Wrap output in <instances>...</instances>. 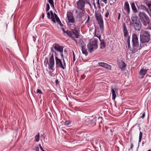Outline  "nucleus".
Returning a JSON list of instances; mask_svg holds the SVG:
<instances>
[{
    "mask_svg": "<svg viewBox=\"0 0 151 151\" xmlns=\"http://www.w3.org/2000/svg\"><path fill=\"white\" fill-rule=\"evenodd\" d=\"M140 47H142L144 46V43L148 42L150 40V35L149 32L146 31H142L140 34Z\"/></svg>",
    "mask_w": 151,
    "mask_h": 151,
    "instance_id": "obj_1",
    "label": "nucleus"
},
{
    "mask_svg": "<svg viewBox=\"0 0 151 151\" xmlns=\"http://www.w3.org/2000/svg\"><path fill=\"white\" fill-rule=\"evenodd\" d=\"M132 22H130V25L136 30H140L141 27V24L139 18L136 15L131 17Z\"/></svg>",
    "mask_w": 151,
    "mask_h": 151,
    "instance_id": "obj_2",
    "label": "nucleus"
},
{
    "mask_svg": "<svg viewBox=\"0 0 151 151\" xmlns=\"http://www.w3.org/2000/svg\"><path fill=\"white\" fill-rule=\"evenodd\" d=\"M132 42L133 49L132 50V53L133 54L137 52L139 50H140L142 47L139 46L138 48L139 44L138 38L137 35L135 34H133L132 36Z\"/></svg>",
    "mask_w": 151,
    "mask_h": 151,
    "instance_id": "obj_3",
    "label": "nucleus"
},
{
    "mask_svg": "<svg viewBox=\"0 0 151 151\" xmlns=\"http://www.w3.org/2000/svg\"><path fill=\"white\" fill-rule=\"evenodd\" d=\"M44 64L45 67H47L48 65V68L49 69H51L53 71L55 69L53 68V67L55 64V61L53 53L52 54L49 58V63L48 59L47 57L45 59Z\"/></svg>",
    "mask_w": 151,
    "mask_h": 151,
    "instance_id": "obj_4",
    "label": "nucleus"
},
{
    "mask_svg": "<svg viewBox=\"0 0 151 151\" xmlns=\"http://www.w3.org/2000/svg\"><path fill=\"white\" fill-rule=\"evenodd\" d=\"M98 41L97 40L94 39L90 41L87 45V47L89 50V52L91 53L95 50H96L98 47Z\"/></svg>",
    "mask_w": 151,
    "mask_h": 151,
    "instance_id": "obj_5",
    "label": "nucleus"
},
{
    "mask_svg": "<svg viewBox=\"0 0 151 151\" xmlns=\"http://www.w3.org/2000/svg\"><path fill=\"white\" fill-rule=\"evenodd\" d=\"M139 15L140 17L139 19L144 25L150 24V18L145 13L143 12H139Z\"/></svg>",
    "mask_w": 151,
    "mask_h": 151,
    "instance_id": "obj_6",
    "label": "nucleus"
},
{
    "mask_svg": "<svg viewBox=\"0 0 151 151\" xmlns=\"http://www.w3.org/2000/svg\"><path fill=\"white\" fill-rule=\"evenodd\" d=\"M63 63L60 59L56 58L55 63L56 68H60L64 69L66 68V64L64 59H63Z\"/></svg>",
    "mask_w": 151,
    "mask_h": 151,
    "instance_id": "obj_7",
    "label": "nucleus"
},
{
    "mask_svg": "<svg viewBox=\"0 0 151 151\" xmlns=\"http://www.w3.org/2000/svg\"><path fill=\"white\" fill-rule=\"evenodd\" d=\"M74 27V29H72L70 31L71 34L68 36L69 37H73V35H74L75 37L77 38H78L80 36V29H77L76 27V26L74 24H72Z\"/></svg>",
    "mask_w": 151,
    "mask_h": 151,
    "instance_id": "obj_8",
    "label": "nucleus"
},
{
    "mask_svg": "<svg viewBox=\"0 0 151 151\" xmlns=\"http://www.w3.org/2000/svg\"><path fill=\"white\" fill-rule=\"evenodd\" d=\"M76 4L78 9L85 11V1L84 0H78L76 2Z\"/></svg>",
    "mask_w": 151,
    "mask_h": 151,
    "instance_id": "obj_9",
    "label": "nucleus"
},
{
    "mask_svg": "<svg viewBox=\"0 0 151 151\" xmlns=\"http://www.w3.org/2000/svg\"><path fill=\"white\" fill-rule=\"evenodd\" d=\"M67 18L69 23H75V18L73 17V13L72 12L70 11L67 12Z\"/></svg>",
    "mask_w": 151,
    "mask_h": 151,
    "instance_id": "obj_10",
    "label": "nucleus"
},
{
    "mask_svg": "<svg viewBox=\"0 0 151 151\" xmlns=\"http://www.w3.org/2000/svg\"><path fill=\"white\" fill-rule=\"evenodd\" d=\"M111 91L112 93V99L115 100L116 97V93H117L118 88L115 86H112L111 87Z\"/></svg>",
    "mask_w": 151,
    "mask_h": 151,
    "instance_id": "obj_11",
    "label": "nucleus"
},
{
    "mask_svg": "<svg viewBox=\"0 0 151 151\" xmlns=\"http://www.w3.org/2000/svg\"><path fill=\"white\" fill-rule=\"evenodd\" d=\"M96 20L97 21L99 25L100 28V29L102 30H104V21L102 17H97V19H96Z\"/></svg>",
    "mask_w": 151,
    "mask_h": 151,
    "instance_id": "obj_12",
    "label": "nucleus"
},
{
    "mask_svg": "<svg viewBox=\"0 0 151 151\" xmlns=\"http://www.w3.org/2000/svg\"><path fill=\"white\" fill-rule=\"evenodd\" d=\"M103 132L104 134L109 136H112L113 135V131L109 128L105 127L103 129Z\"/></svg>",
    "mask_w": 151,
    "mask_h": 151,
    "instance_id": "obj_13",
    "label": "nucleus"
},
{
    "mask_svg": "<svg viewBox=\"0 0 151 151\" xmlns=\"http://www.w3.org/2000/svg\"><path fill=\"white\" fill-rule=\"evenodd\" d=\"M54 45V49L57 51L60 52L63 51V47L60 45L59 44L55 43Z\"/></svg>",
    "mask_w": 151,
    "mask_h": 151,
    "instance_id": "obj_14",
    "label": "nucleus"
},
{
    "mask_svg": "<svg viewBox=\"0 0 151 151\" xmlns=\"http://www.w3.org/2000/svg\"><path fill=\"white\" fill-rule=\"evenodd\" d=\"M98 65L103 67L109 70H111V66L109 64L99 62L98 63Z\"/></svg>",
    "mask_w": 151,
    "mask_h": 151,
    "instance_id": "obj_15",
    "label": "nucleus"
},
{
    "mask_svg": "<svg viewBox=\"0 0 151 151\" xmlns=\"http://www.w3.org/2000/svg\"><path fill=\"white\" fill-rule=\"evenodd\" d=\"M96 36L99 38L100 42V48L102 49L105 48L106 47V43L105 42L104 40H101L100 38L101 36L100 35H99V36Z\"/></svg>",
    "mask_w": 151,
    "mask_h": 151,
    "instance_id": "obj_16",
    "label": "nucleus"
},
{
    "mask_svg": "<svg viewBox=\"0 0 151 151\" xmlns=\"http://www.w3.org/2000/svg\"><path fill=\"white\" fill-rule=\"evenodd\" d=\"M123 32H124V35L125 37H128V32L127 29V27L125 23H123Z\"/></svg>",
    "mask_w": 151,
    "mask_h": 151,
    "instance_id": "obj_17",
    "label": "nucleus"
},
{
    "mask_svg": "<svg viewBox=\"0 0 151 151\" xmlns=\"http://www.w3.org/2000/svg\"><path fill=\"white\" fill-rule=\"evenodd\" d=\"M124 9L127 12L128 14H129L130 13V8L129 4L127 2H126L124 3Z\"/></svg>",
    "mask_w": 151,
    "mask_h": 151,
    "instance_id": "obj_18",
    "label": "nucleus"
},
{
    "mask_svg": "<svg viewBox=\"0 0 151 151\" xmlns=\"http://www.w3.org/2000/svg\"><path fill=\"white\" fill-rule=\"evenodd\" d=\"M119 65L122 70H125V67L126 65L124 62L122 61L119 63Z\"/></svg>",
    "mask_w": 151,
    "mask_h": 151,
    "instance_id": "obj_19",
    "label": "nucleus"
},
{
    "mask_svg": "<svg viewBox=\"0 0 151 151\" xmlns=\"http://www.w3.org/2000/svg\"><path fill=\"white\" fill-rule=\"evenodd\" d=\"M81 10H80L79 12H78V14L77 15V17L79 19H81L82 17L84 15V12L85 11H81Z\"/></svg>",
    "mask_w": 151,
    "mask_h": 151,
    "instance_id": "obj_20",
    "label": "nucleus"
},
{
    "mask_svg": "<svg viewBox=\"0 0 151 151\" xmlns=\"http://www.w3.org/2000/svg\"><path fill=\"white\" fill-rule=\"evenodd\" d=\"M144 2L145 3L148 7L149 10L151 9V1L148 0H144Z\"/></svg>",
    "mask_w": 151,
    "mask_h": 151,
    "instance_id": "obj_21",
    "label": "nucleus"
},
{
    "mask_svg": "<svg viewBox=\"0 0 151 151\" xmlns=\"http://www.w3.org/2000/svg\"><path fill=\"white\" fill-rule=\"evenodd\" d=\"M137 7L140 9H141L147 12H148V9L145 6L142 5H139V6L137 5Z\"/></svg>",
    "mask_w": 151,
    "mask_h": 151,
    "instance_id": "obj_22",
    "label": "nucleus"
},
{
    "mask_svg": "<svg viewBox=\"0 0 151 151\" xmlns=\"http://www.w3.org/2000/svg\"><path fill=\"white\" fill-rule=\"evenodd\" d=\"M148 69H141L139 72V74L143 76H145L146 73V72L148 70Z\"/></svg>",
    "mask_w": 151,
    "mask_h": 151,
    "instance_id": "obj_23",
    "label": "nucleus"
},
{
    "mask_svg": "<svg viewBox=\"0 0 151 151\" xmlns=\"http://www.w3.org/2000/svg\"><path fill=\"white\" fill-rule=\"evenodd\" d=\"M131 5L132 9L133 12L134 13L137 12V11L136 7L134 3H132L131 4Z\"/></svg>",
    "mask_w": 151,
    "mask_h": 151,
    "instance_id": "obj_24",
    "label": "nucleus"
},
{
    "mask_svg": "<svg viewBox=\"0 0 151 151\" xmlns=\"http://www.w3.org/2000/svg\"><path fill=\"white\" fill-rule=\"evenodd\" d=\"M98 122L99 123V128H101V124H103V119L102 117H99L98 118Z\"/></svg>",
    "mask_w": 151,
    "mask_h": 151,
    "instance_id": "obj_25",
    "label": "nucleus"
},
{
    "mask_svg": "<svg viewBox=\"0 0 151 151\" xmlns=\"http://www.w3.org/2000/svg\"><path fill=\"white\" fill-rule=\"evenodd\" d=\"M81 50L83 54H85L86 55L88 54L87 50L86 49V46H83L82 48H81Z\"/></svg>",
    "mask_w": 151,
    "mask_h": 151,
    "instance_id": "obj_26",
    "label": "nucleus"
},
{
    "mask_svg": "<svg viewBox=\"0 0 151 151\" xmlns=\"http://www.w3.org/2000/svg\"><path fill=\"white\" fill-rule=\"evenodd\" d=\"M50 14L51 15V19L52 21L54 23H56V21L54 18V14L52 11H50Z\"/></svg>",
    "mask_w": 151,
    "mask_h": 151,
    "instance_id": "obj_27",
    "label": "nucleus"
},
{
    "mask_svg": "<svg viewBox=\"0 0 151 151\" xmlns=\"http://www.w3.org/2000/svg\"><path fill=\"white\" fill-rule=\"evenodd\" d=\"M96 118V117L95 119H93L90 120L89 122V123L93 126L95 125L96 124V121L97 120Z\"/></svg>",
    "mask_w": 151,
    "mask_h": 151,
    "instance_id": "obj_28",
    "label": "nucleus"
},
{
    "mask_svg": "<svg viewBox=\"0 0 151 151\" xmlns=\"http://www.w3.org/2000/svg\"><path fill=\"white\" fill-rule=\"evenodd\" d=\"M61 29H62V31H63V32L64 33H66L67 34V35L68 36L69 35H70V34H71V32H70V31H69L68 30H67V31H65L64 28L63 27Z\"/></svg>",
    "mask_w": 151,
    "mask_h": 151,
    "instance_id": "obj_29",
    "label": "nucleus"
},
{
    "mask_svg": "<svg viewBox=\"0 0 151 151\" xmlns=\"http://www.w3.org/2000/svg\"><path fill=\"white\" fill-rule=\"evenodd\" d=\"M79 46L81 47V48H82L83 46H86V45L85 44L83 40L82 39L79 40Z\"/></svg>",
    "mask_w": 151,
    "mask_h": 151,
    "instance_id": "obj_30",
    "label": "nucleus"
},
{
    "mask_svg": "<svg viewBox=\"0 0 151 151\" xmlns=\"http://www.w3.org/2000/svg\"><path fill=\"white\" fill-rule=\"evenodd\" d=\"M130 37L128 36L127 37V43L128 47L129 49H130L131 48L130 45Z\"/></svg>",
    "mask_w": 151,
    "mask_h": 151,
    "instance_id": "obj_31",
    "label": "nucleus"
},
{
    "mask_svg": "<svg viewBox=\"0 0 151 151\" xmlns=\"http://www.w3.org/2000/svg\"><path fill=\"white\" fill-rule=\"evenodd\" d=\"M35 140L37 142H38L40 140V133L39 132L38 133V134L37 135H36L35 136Z\"/></svg>",
    "mask_w": 151,
    "mask_h": 151,
    "instance_id": "obj_32",
    "label": "nucleus"
},
{
    "mask_svg": "<svg viewBox=\"0 0 151 151\" xmlns=\"http://www.w3.org/2000/svg\"><path fill=\"white\" fill-rule=\"evenodd\" d=\"M142 134H143L142 132L140 131L139 139V142H140L141 141L142 138Z\"/></svg>",
    "mask_w": 151,
    "mask_h": 151,
    "instance_id": "obj_33",
    "label": "nucleus"
},
{
    "mask_svg": "<svg viewBox=\"0 0 151 151\" xmlns=\"http://www.w3.org/2000/svg\"><path fill=\"white\" fill-rule=\"evenodd\" d=\"M95 16L96 17V19H97V17H98L99 18V17H102L100 13H98L96 12L95 13Z\"/></svg>",
    "mask_w": 151,
    "mask_h": 151,
    "instance_id": "obj_34",
    "label": "nucleus"
},
{
    "mask_svg": "<svg viewBox=\"0 0 151 151\" xmlns=\"http://www.w3.org/2000/svg\"><path fill=\"white\" fill-rule=\"evenodd\" d=\"M71 122V121H66L64 123V124L65 125L68 126L70 124Z\"/></svg>",
    "mask_w": 151,
    "mask_h": 151,
    "instance_id": "obj_35",
    "label": "nucleus"
},
{
    "mask_svg": "<svg viewBox=\"0 0 151 151\" xmlns=\"http://www.w3.org/2000/svg\"><path fill=\"white\" fill-rule=\"evenodd\" d=\"M50 9V6L49 4L48 3L46 4V12H47Z\"/></svg>",
    "mask_w": 151,
    "mask_h": 151,
    "instance_id": "obj_36",
    "label": "nucleus"
},
{
    "mask_svg": "<svg viewBox=\"0 0 151 151\" xmlns=\"http://www.w3.org/2000/svg\"><path fill=\"white\" fill-rule=\"evenodd\" d=\"M85 15H86V19L87 17V15L88 16V19H87V20L86 21V22H85V24H86L89 22V20L90 19V17L87 14H85Z\"/></svg>",
    "mask_w": 151,
    "mask_h": 151,
    "instance_id": "obj_37",
    "label": "nucleus"
},
{
    "mask_svg": "<svg viewBox=\"0 0 151 151\" xmlns=\"http://www.w3.org/2000/svg\"><path fill=\"white\" fill-rule=\"evenodd\" d=\"M109 10H107L106 11V12L105 14V17H106L107 18L109 16Z\"/></svg>",
    "mask_w": 151,
    "mask_h": 151,
    "instance_id": "obj_38",
    "label": "nucleus"
},
{
    "mask_svg": "<svg viewBox=\"0 0 151 151\" xmlns=\"http://www.w3.org/2000/svg\"><path fill=\"white\" fill-rule=\"evenodd\" d=\"M71 37L72 40L74 41H75V42L77 44H78V43L77 42V40L75 39V38L73 37Z\"/></svg>",
    "mask_w": 151,
    "mask_h": 151,
    "instance_id": "obj_39",
    "label": "nucleus"
},
{
    "mask_svg": "<svg viewBox=\"0 0 151 151\" xmlns=\"http://www.w3.org/2000/svg\"><path fill=\"white\" fill-rule=\"evenodd\" d=\"M36 93H37L43 94L42 92L39 89H37Z\"/></svg>",
    "mask_w": 151,
    "mask_h": 151,
    "instance_id": "obj_40",
    "label": "nucleus"
},
{
    "mask_svg": "<svg viewBox=\"0 0 151 151\" xmlns=\"http://www.w3.org/2000/svg\"><path fill=\"white\" fill-rule=\"evenodd\" d=\"M47 17L48 19H51V17H50V13L48 12L47 13Z\"/></svg>",
    "mask_w": 151,
    "mask_h": 151,
    "instance_id": "obj_41",
    "label": "nucleus"
},
{
    "mask_svg": "<svg viewBox=\"0 0 151 151\" xmlns=\"http://www.w3.org/2000/svg\"><path fill=\"white\" fill-rule=\"evenodd\" d=\"M54 53H55L54 55L55 56V60H56V58L59 59L58 57V53H57L56 52H55Z\"/></svg>",
    "mask_w": 151,
    "mask_h": 151,
    "instance_id": "obj_42",
    "label": "nucleus"
},
{
    "mask_svg": "<svg viewBox=\"0 0 151 151\" xmlns=\"http://www.w3.org/2000/svg\"><path fill=\"white\" fill-rule=\"evenodd\" d=\"M133 147V144L132 143H131V147L130 148L128 149L129 151H130L131 150H132Z\"/></svg>",
    "mask_w": 151,
    "mask_h": 151,
    "instance_id": "obj_43",
    "label": "nucleus"
},
{
    "mask_svg": "<svg viewBox=\"0 0 151 151\" xmlns=\"http://www.w3.org/2000/svg\"><path fill=\"white\" fill-rule=\"evenodd\" d=\"M63 51H62L61 52H60V55L61 56V57L62 58L63 60V59H64V55L63 54Z\"/></svg>",
    "mask_w": 151,
    "mask_h": 151,
    "instance_id": "obj_44",
    "label": "nucleus"
},
{
    "mask_svg": "<svg viewBox=\"0 0 151 151\" xmlns=\"http://www.w3.org/2000/svg\"><path fill=\"white\" fill-rule=\"evenodd\" d=\"M99 31L98 30V29H95V34L97 33L98 35V33H99Z\"/></svg>",
    "mask_w": 151,
    "mask_h": 151,
    "instance_id": "obj_45",
    "label": "nucleus"
},
{
    "mask_svg": "<svg viewBox=\"0 0 151 151\" xmlns=\"http://www.w3.org/2000/svg\"><path fill=\"white\" fill-rule=\"evenodd\" d=\"M54 45H53L52 47L51 48V51L53 53H55V52L56 51H55L53 49V47H54Z\"/></svg>",
    "mask_w": 151,
    "mask_h": 151,
    "instance_id": "obj_46",
    "label": "nucleus"
},
{
    "mask_svg": "<svg viewBox=\"0 0 151 151\" xmlns=\"http://www.w3.org/2000/svg\"><path fill=\"white\" fill-rule=\"evenodd\" d=\"M145 112H144L143 113L142 116H141L140 117L141 118L143 119L145 117Z\"/></svg>",
    "mask_w": 151,
    "mask_h": 151,
    "instance_id": "obj_47",
    "label": "nucleus"
},
{
    "mask_svg": "<svg viewBox=\"0 0 151 151\" xmlns=\"http://www.w3.org/2000/svg\"><path fill=\"white\" fill-rule=\"evenodd\" d=\"M48 3L50 4H52L54 3L53 0H48Z\"/></svg>",
    "mask_w": 151,
    "mask_h": 151,
    "instance_id": "obj_48",
    "label": "nucleus"
},
{
    "mask_svg": "<svg viewBox=\"0 0 151 151\" xmlns=\"http://www.w3.org/2000/svg\"><path fill=\"white\" fill-rule=\"evenodd\" d=\"M55 83L56 85H59V82L57 79L55 80Z\"/></svg>",
    "mask_w": 151,
    "mask_h": 151,
    "instance_id": "obj_49",
    "label": "nucleus"
},
{
    "mask_svg": "<svg viewBox=\"0 0 151 151\" xmlns=\"http://www.w3.org/2000/svg\"><path fill=\"white\" fill-rule=\"evenodd\" d=\"M35 151H39V149L38 146H36L35 147Z\"/></svg>",
    "mask_w": 151,
    "mask_h": 151,
    "instance_id": "obj_50",
    "label": "nucleus"
},
{
    "mask_svg": "<svg viewBox=\"0 0 151 151\" xmlns=\"http://www.w3.org/2000/svg\"><path fill=\"white\" fill-rule=\"evenodd\" d=\"M39 146H40V150L42 151H43L44 150V149H43V148L41 146V145L40 144H39Z\"/></svg>",
    "mask_w": 151,
    "mask_h": 151,
    "instance_id": "obj_51",
    "label": "nucleus"
},
{
    "mask_svg": "<svg viewBox=\"0 0 151 151\" xmlns=\"http://www.w3.org/2000/svg\"><path fill=\"white\" fill-rule=\"evenodd\" d=\"M73 60L74 61L75 60V55L74 54V52L73 51Z\"/></svg>",
    "mask_w": 151,
    "mask_h": 151,
    "instance_id": "obj_52",
    "label": "nucleus"
},
{
    "mask_svg": "<svg viewBox=\"0 0 151 151\" xmlns=\"http://www.w3.org/2000/svg\"><path fill=\"white\" fill-rule=\"evenodd\" d=\"M85 1V3L90 4L89 0H84Z\"/></svg>",
    "mask_w": 151,
    "mask_h": 151,
    "instance_id": "obj_53",
    "label": "nucleus"
},
{
    "mask_svg": "<svg viewBox=\"0 0 151 151\" xmlns=\"http://www.w3.org/2000/svg\"><path fill=\"white\" fill-rule=\"evenodd\" d=\"M86 76L84 74H83L81 76V78L82 79H84L85 78Z\"/></svg>",
    "mask_w": 151,
    "mask_h": 151,
    "instance_id": "obj_54",
    "label": "nucleus"
},
{
    "mask_svg": "<svg viewBox=\"0 0 151 151\" xmlns=\"http://www.w3.org/2000/svg\"><path fill=\"white\" fill-rule=\"evenodd\" d=\"M50 4L51 7L53 9H55L54 3L51 4Z\"/></svg>",
    "mask_w": 151,
    "mask_h": 151,
    "instance_id": "obj_55",
    "label": "nucleus"
},
{
    "mask_svg": "<svg viewBox=\"0 0 151 151\" xmlns=\"http://www.w3.org/2000/svg\"><path fill=\"white\" fill-rule=\"evenodd\" d=\"M97 4L98 6H99L100 7V5L99 4V0H97Z\"/></svg>",
    "mask_w": 151,
    "mask_h": 151,
    "instance_id": "obj_56",
    "label": "nucleus"
},
{
    "mask_svg": "<svg viewBox=\"0 0 151 151\" xmlns=\"http://www.w3.org/2000/svg\"><path fill=\"white\" fill-rule=\"evenodd\" d=\"M118 20H119L120 19L121 14H120V13H118Z\"/></svg>",
    "mask_w": 151,
    "mask_h": 151,
    "instance_id": "obj_57",
    "label": "nucleus"
},
{
    "mask_svg": "<svg viewBox=\"0 0 151 151\" xmlns=\"http://www.w3.org/2000/svg\"><path fill=\"white\" fill-rule=\"evenodd\" d=\"M54 18L55 19V18H57L58 17V16H57V15L55 13H54Z\"/></svg>",
    "mask_w": 151,
    "mask_h": 151,
    "instance_id": "obj_58",
    "label": "nucleus"
},
{
    "mask_svg": "<svg viewBox=\"0 0 151 151\" xmlns=\"http://www.w3.org/2000/svg\"><path fill=\"white\" fill-rule=\"evenodd\" d=\"M33 39L34 42H35L36 41V38L35 36H33L32 37Z\"/></svg>",
    "mask_w": 151,
    "mask_h": 151,
    "instance_id": "obj_59",
    "label": "nucleus"
},
{
    "mask_svg": "<svg viewBox=\"0 0 151 151\" xmlns=\"http://www.w3.org/2000/svg\"><path fill=\"white\" fill-rule=\"evenodd\" d=\"M58 24L60 25L61 27H63L64 26V25L61 22L59 23Z\"/></svg>",
    "mask_w": 151,
    "mask_h": 151,
    "instance_id": "obj_60",
    "label": "nucleus"
},
{
    "mask_svg": "<svg viewBox=\"0 0 151 151\" xmlns=\"http://www.w3.org/2000/svg\"><path fill=\"white\" fill-rule=\"evenodd\" d=\"M107 0H102V1L104 2L105 4L107 3Z\"/></svg>",
    "mask_w": 151,
    "mask_h": 151,
    "instance_id": "obj_61",
    "label": "nucleus"
},
{
    "mask_svg": "<svg viewBox=\"0 0 151 151\" xmlns=\"http://www.w3.org/2000/svg\"><path fill=\"white\" fill-rule=\"evenodd\" d=\"M42 19H44V13H42Z\"/></svg>",
    "mask_w": 151,
    "mask_h": 151,
    "instance_id": "obj_62",
    "label": "nucleus"
},
{
    "mask_svg": "<svg viewBox=\"0 0 151 151\" xmlns=\"http://www.w3.org/2000/svg\"><path fill=\"white\" fill-rule=\"evenodd\" d=\"M55 21L56 20V22L60 20V19L58 17L56 18H55Z\"/></svg>",
    "mask_w": 151,
    "mask_h": 151,
    "instance_id": "obj_63",
    "label": "nucleus"
},
{
    "mask_svg": "<svg viewBox=\"0 0 151 151\" xmlns=\"http://www.w3.org/2000/svg\"><path fill=\"white\" fill-rule=\"evenodd\" d=\"M56 22L58 24H59V23H60L61 22L60 20V19L58 21Z\"/></svg>",
    "mask_w": 151,
    "mask_h": 151,
    "instance_id": "obj_64",
    "label": "nucleus"
}]
</instances>
